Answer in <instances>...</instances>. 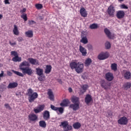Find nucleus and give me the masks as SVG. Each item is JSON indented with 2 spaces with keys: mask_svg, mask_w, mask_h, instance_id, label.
I'll return each mask as SVG.
<instances>
[{
  "mask_svg": "<svg viewBox=\"0 0 131 131\" xmlns=\"http://www.w3.org/2000/svg\"><path fill=\"white\" fill-rule=\"evenodd\" d=\"M121 8H122V9H128V7H127V6H125V5H124V4H123V5H122L121 6Z\"/></svg>",
  "mask_w": 131,
  "mask_h": 131,
  "instance_id": "49",
  "label": "nucleus"
},
{
  "mask_svg": "<svg viewBox=\"0 0 131 131\" xmlns=\"http://www.w3.org/2000/svg\"><path fill=\"white\" fill-rule=\"evenodd\" d=\"M98 60H106V59L109 58V53L107 52H101L97 57Z\"/></svg>",
  "mask_w": 131,
  "mask_h": 131,
  "instance_id": "5",
  "label": "nucleus"
},
{
  "mask_svg": "<svg viewBox=\"0 0 131 131\" xmlns=\"http://www.w3.org/2000/svg\"><path fill=\"white\" fill-rule=\"evenodd\" d=\"M36 72L37 75H38V76H42V75H43V70L42 69L39 68H36Z\"/></svg>",
  "mask_w": 131,
  "mask_h": 131,
  "instance_id": "19",
  "label": "nucleus"
},
{
  "mask_svg": "<svg viewBox=\"0 0 131 131\" xmlns=\"http://www.w3.org/2000/svg\"><path fill=\"white\" fill-rule=\"evenodd\" d=\"M18 86V83L17 82H13L9 84L7 86L8 89H14L15 88H17Z\"/></svg>",
  "mask_w": 131,
  "mask_h": 131,
  "instance_id": "27",
  "label": "nucleus"
},
{
  "mask_svg": "<svg viewBox=\"0 0 131 131\" xmlns=\"http://www.w3.org/2000/svg\"><path fill=\"white\" fill-rule=\"evenodd\" d=\"M35 7L38 10H40V9H42V5L40 4H36Z\"/></svg>",
  "mask_w": 131,
  "mask_h": 131,
  "instance_id": "41",
  "label": "nucleus"
},
{
  "mask_svg": "<svg viewBox=\"0 0 131 131\" xmlns=\"http://www.w3.org/2000/svg\"><path fill=\"white\" fill-rule=\"evenodd\" d=\"M80 13L82 17H86L88 16V13L86 12V10L84 8H81L80 10Z\"/></svg>",
  "mask_w": 131,
  "mask_h": 131,
  "instance_id": "25",
  "label": "nucleus"
},
{
  "mask_svg": "<svg viewBox=\"0 0 131 131\" xmlns=\"http://www.w3.org/2000/svg\"><path fill=\"white\" fill-rule=\"evenodd\" d=\"M79 51L82 54V56H86V54H88V52H86V49L83 48L81 45L79 46Z\"/></svg>",
  "mask_w": 131,
  "mask_h": 131,
  "instance_id": "16",
  "label": "nucleus"
},
{
  "mask_svg": "<svg viewBox=\"0 0 131 131\" xmlns=\"http://www.w3.org/2000/svg\"><path fill=\"white\" fill-rule=\"evenodd\" d=\"M110 17H114L115 14V7L113 5H110L106 11Z\"/></svg>",
  "mask_w": 131,
  "mask_h": 131,
  "instance_id": "6",
  "label": "nucleus"
},
{
  "mask_svg": "<svg viewBox=\"0 0 131 131\" xmlns=\"http://www.w3.org/2000/svg\"><path fill=\"white\" fill-rule=\"evenodd\" d=\"M48 95H49L50 100H51V101H54V93H53V91H52L51 89L49 90L48 92Z\"/></svg>",
  "mask_w": 131,
  "mask_h": 131,
  "instance_id": "22",
  "label": "nucleus"
},
{
  "mask_svg": "<svg viewBox=\"0 0 131 131\" xmlns=\"http://www.w3.org/2000/svg\"><path fill=\"white\" fill-rule=\"evenodd\" d=\"M87 48L88 49L89 51H93V46L91 44L87 45Z\"/></svg>",
  "mask_w": 131,
  "mask_h": 131,
  "instance_id": "44",
  "label": "nucleus"
},
{
  "mask_svg": "<svg viewBox=\"0 0 131 131\" xmlns=\"http://www.w3.org/2000/svg\"><path fill=\"white\" fill-rule=\"evenodd\" d=\"M30 66V64L29 62L26 61V60H24L23 62H21L19 65V69L22 70V69H25L24 67H29Z\"/></svg>",
  "mask_w": 131,
  "mask_h": 131,
  "instance_id": "10",
  "label": "nucleus"
},
{
  "mask_svg": "<svg viewBox=\"0 0 131 131\" xmlns=\"http://www.w3.org/2000/svg\"><path fill=\"white\" fill-rule=\"evenodd\" d=\"M58 82H59V83H60V84H62V80H61V79H59L58 80Z\"/></svg>",
  "mask_w": 131,
  "mask_h": 131,
  "instance_id": "56",
  "label": "nucleus"
},
{
  "mask_svg": "<svg viewBox=\"0 0 131 131\" xmlns=\"http://www.w3.org/2000/svg\"><path fill=\"white\" fill-rule=\"evenodd\" d=\"M124 77L125 79H129L131 78V73L130 72H126L124 74Z\"/></svg>",
  "mask_w": 131,
  "mask_h": 131,
  "instance_id": "34",
  "label": "nucleus"
},
{
  "mask_svg": "<svg viewBox=\"0 0 131 131\" xmlns=\"http://www.w3.org/2000/svg\"><path fill=\"white\" fill-rule=\"evenodd\" d=\"M22 12L23 13H24V12H26V8H23Z\"/></svg>",
  "mask_w": 131,
  "mask_h": 131,
  "instance_id": "58",
  "label": "nucleus"
},
{
  "mask_svg": "<svg viewBox=\"0 0 131 131\" xmlns=\"http://www.w3.org/2000/svg\"><path fill=\"white\" fill-rule=\"evenodd\" d=\"M69 91L70 92V93H72V88H69Z\"/></svg>",
  "mask_w": 131,
  "mask_h": 131,
  "instance_id": "57",
  "label": "nucleus"
},
{
  "mask_svg": "<svg viewBox=\"0 0 131 131\" xmlns=\"http://www.w3.org/2000/svg\"><path fill=\"white\" fill-rule=\"evenodd\" d=\"M21 18L24 19V21H26L27 20V14H23L20 16Z\"/></svg>",
  "mask_w": 131,
  "mask_h": 131,
  "instance_id": "42",
  "label": "nucleus"
},
{
  "mask_svg": "<svg viewBox=\"0 0 131 131\" xmlns=\"http://www.w3.org/2000/svg\"><path fill=\"white\" fill-rule=\"evenodd\" d=\"M3 18V15L2 14H0V19H2Z\"/></svg>",
  "mask_w": 131,
  "mask_h": 131,
  "instance_id": "59",
  "label": "nucleus"
},
{
  "mask_svg": "<svg viewBox=\"0 0 131 131\" xmlns=\"http://www.w3.org/2000/svg\"><path fill=\"white\" fill-rule=\"evenodd\" d=\"M80 126H81V124L79 122H76L73 124V127L75 129H78V128H80Z\"/></svg>",
  "mask_w": 131,
  "mask_h": 131,
  "instance_id": "33",
  "label": "nucleus"
},
{
  "mask_svg": "<svg viewBox=\"0 0 131 131\" xmlns=\"http://www.w3.org/2000/svg\"><path fill=\"white\" fill-rule=\"evenodd\" d=\"M38 118L37 116L34 114H31L28 116L29 120H30V121H33V122H35Z\"/></svg>",
  "mask_w": 131,
  "mask_h": 131,
  "instance_id": "9",
  "label": "nucleus"
},
{
  "mask_svg": "<svg viewBox=\"0 0 131 131\" xmlns=\"http://www.w3.org/2000/svg\"><path fill=\"white\" fill-rule=\"evenodd\" d=\"M105 48L109 50L110 48H111V44L110 43V42L109 41H106L105 43Z\"/></svg>",
  "mask_w": 131,
  "mask_h": 131,
  "instance_id": "40",
  "label": "nucleus"
},
{
  "mask_svg": "<svg viewBox=\"0 0 131 131\" xmlns=\"http://www.w3.org/2000/svg\"><path fill=\"white\" fill-rule=\"evenodd\" d=\"M51 108L54 111H58V107L54 106L53 105H51Z\"/></svg>",
  "mask_w": 131,
  "mask_h": 131,
  "instance_id": "45",
  "label": "nucleus"
},
{
  "mask_svg": "<svg viewBox=\"0 0 131 131\" xmlns=\"http://www.w3.org/2000/svg\"><path fill=\"white\" fill-rule=\"evenodd\" d=\"M26 36L27 37H33V31L32 30H29L25 32Z\"/></svg>",
  "mask_w": 131,
  "mask_h": 131,
  "instance_id": "28",
  "label": "nucleus"
},
{
  "mask_svg": "<svg viewBox=\"0 0 131 131\" xmlns=\"http://www.w3.org/2000/svg\"><path fill=\"white\" fill-rule=\"evenodd\" d=\"M4 76V71H2L1 73L0 74V77H3Z\"/></svg>",
  "mask_w": 131,
  "mask_h": 131,
  "instance_id": "55",
  "label": "nucleus"
},
{
  "mask_svg": "<svg viewBox=\"0 0 131 131\" xmlns=\"http://www.w3.org/2000/svg\"><path fill=\"white\" fill-rule=\"evenodd\" d=\"M27 95L28 96V100L30 103H32L35 99H37L38 94L36 92H33V90L31 89H29L28 90Z\"/></svg>",
  "mask_w": 131,
  "mask_h": 131,
  "instance_id": "2",
  "label": "nucleus"
},
{
  "mask_svg": "<svg viewBox=\"0 0 131 131\" xmlns=\"http://www.w3.org/2000/svg\"><path fill=\"white\" fill-rule=\"evenodd\" d=\"M124 0H118L119 2H124Z\"/></svg>",
  "mask_w": 131,
  "mask_h": 131,
  "instance_id": "60",
  "label": "nucleus"
},
{
  "mask_svg": "<svg viewBox=\"0 0 131 131\" xmlns=\"http://www.w3.org/2000/svg\"><path fill=\"white\" fill-rule=\"evenodd\" d=\"M92 96H91L90 94H88L85 97V103L86 104H90V102H92Z\"/></svg>",
  "mask_w": 131,
  "mask_h": 131,
  "instance_id": "23",
  "label": "nucleus"
},
{
  "mask_svg": "<svg viewBox=\"0 0 131 131\" xmlns=\"http://www.w3.org/2000/svg\"><path fill=\"white\" fill-rule=\"evenodd\" d=\"M7 74L9 76H11V75H12V72H11L10 71H7Z\"/></svg>",
  "mask_w": 131,
  "mask_h": 131,
  "instance_id": "54",
  "label": "nucleus"
},
{
  "mask_svg": "<svg viewBox=\"0 0 131 131\" xmlns=\"http://www.w3.org/2000/svg\"><path fill=\"white\" fill-rule=\"evenodd\" d=\"M57 111H59V113H63L64 112V110L62 108V107H58Z\"/></svg>",
  "mask_w": 131,
  "mask_h": 131,
  "instance_id": "46",
  "label": "nucleus"
},
{
  "mask_svg": "<svg viewBox=\"0 0 131 131\" xmlns=\"http://www.w3.org/2000/svg\"><path fill=\"white\" fill-rule=\"evenodd\" d=\"M104 32L110 39H112L114 37V35L112 34L111 32L108 29H104Z\"/></svg>",
  "mask_w": 131,
  "mask_h": 131,
  "instance_id": "14",
  "label": "nucleus"
},
{
  "mask_svg": "<svg viewBox=\"0 0 131 131\" xmlns=\"http://www.w3.org/2000/svg\"><path fill=\"white\" fill-rule=\"evenodd\" d=\"M11 71H12L14 74L18 75V76H20L21 77H23V76H24V75H23L21 72L14 71V70H12Z\"/></svg>",
  "mask_w": 131,
  "mask_h": 131,
  "instance_id": "38",
  "label": "nucleus"
},
{
  "mask_svg": "<svg viewBox=\"0 0 131 131\" xmlns=\"http://www.w3.org/2000/svg\"><path fill=\"white\" fill-rule=\"evenodd\" d=\"M17 40H18V41H22L24 40V39L22 37H19L17 38Z\"/></svg>",
  "mask_w": 131,
  "mask_h": 131,
  "instance_id": "51",
  "label": "nucleus"
},
{
  "mask_svg": "<svg viewBox=\"0 0 131 131\" xmlns=\"http://www.w3.org/2000/svg\"><path fill=\"white\" fill-rule=\"evenodd\" d=\"M81 89H82L83 90H81V92L82 94H84L85 92H86V90L89 88V85L88 84H83L81 86Z\"/></svg>",
  "mask_w": 131,
  "mask_h": 131,
  "instance_id": "30",
  "label": "nucleus"
},
{
  "mask_svg": "<svg viewBox=\"0 0 131 131\" xmlns=\"http://www.w3.org/2000/svg\"><path fill=\"white\" fill-rule=\"evenodd\" d=\"M99 27L98 26V24H92L90 25L89 28L90 29H97V28Z\"/></svg>",
  "mask_w": 131,
  "mask_h": 131,
  "instance_id": "35",
  "label": "nucleus"
},
{
  "mask_svg": "<svg viewBox=\"0 0 131 131\" xmlns=\"http://www.w3.org/2000/svg\"><path fill=\"white\" fill-rule=\"evenodd\" d=\"M5 106L6 108V109H8V110H11V106H10V105H9V104H5Z\"/></svg>",
  "mask_w": 131,
  "mask_h": 131,
  "instance_id": "47",
  "label": "nucleus"
},
{
  "mask_svg": "<svg viewBox=\"0 0 131 131\" xmlns=\"http://www.w3.org/2000/svg\"><path fill=\"white\" fill-rule=\"evenodd\" d=\"M0 98H1V95H0Z\"/></svg>",
  "mask_w": 131,
  "mask_h": 131,
  "instance_id": "61",
  "label": "nucleus"
},
{
  "mask_svg": "<svg viewBox=\"0 0 131 131\" xmlns=\"http://www.w3.org/2000/svg\"><path fill=\"white\" fill-rule=\"evenodd\" d=\"M10 46H12V47L14 46H16V45H17V43H16V42H12V41L10 40L9 41Z\"/></svg>",
  "mask_w": 131,
  "mask_h": 131,
  "instance_id": "48",
  "label": "nucleus"
},
{
  "mask_svg": "<svg viewBox=\"0 0 131 131\" xmlns=\"http://www.w3.org/2000/svg\"><path fill=\"white\" fill-rule=\"evenodd\" d=\"M60 126H62L64 131H69L72 129V126L69 125L67 121L61 122Z\"/></svg>",
  "mask_w": 131,
  "mask_h": 131,
  "instance_id": "3",
  "label": "nucleus"
},
{
  "mask_svg": "<svg viewBox=\"0 0 131 131\" xmlns=\"http://www.w3.org/2000/svg\"><path fill=\"white\" fill-rule=\"evenodd\" d=\"M28 60L29 61V63L31 64L32 65H39L38 63V60L36 59H34L33 58H29L28 59Z\"/></svg>",
  "mask_w": 131,
  "mask_h": 131,
  "instance_id": "13",
  "label": "nucleus"
},
{
  "mask_svg": "<svg viewBox=\"0 0 131 131\" xmlns=\"http://www.w3.org/2000/svg\"><path fill=\"white\" fill-rule=\"evenodd\" d=\"M70 103V101H69V100L64 99L63 100L62 102L60 103V106H61V107H67Z\"/></svg>",
  "mask_w": 131,
  "mask_h": 131,
  "instance_id": "20",
  "label": "nucleus"
},
{
  "mask_svg": "<svg viewBox=\"0 0 131 131\" xmlns=\"http://www.w3.org/2000/svg\"><path fill=\"white\" fill-rule=\"evenodd\" d=\"M101 86L102 89H104L105 90H108L111 86V83L109 82H106L105 80H102L101 82Z\"/></svg>",
  "mask_w": 131,
  "mask_h": 131,
  "instance_id": "7",
  "label": "nucleus"
},
{
  "mask_svg": "<svg viewBox=\"0 0 131 131\" xmlns=\"http://www.w3.org/2000/svg\"><path fill=\"white\" fill-rule=\"evenodd\" d=\"M70 108L73 109L74 111H76V110L79 109V103H74L70 104Z\"/></svg>",
  "mask_w": 131,
  "mask_h": 131,
  "instance_id": "17",
  "label": "nucleus"
},
{
  "mask_svg": "<svg viewBox=\"0 0 131 131\" xmlns=\"http://www.w3.org/2000/svg\"><path fill=\"white\" fill-rule=\"evenodd\" d=\"M92 62H93L92 59L90 58L86 59L85 62H84V66L85 67H89V66H91V64H92Z\"/></svg>",
  "mask_w": 131,
  "mask_h": 131,
  "instance_id": "21",
  "label": "nucleus"
},
{
  "mask_svg": "<svg viewBox=\"0 0 131 131\" xmlns=\"http://www.w3.org/2000/svg\"><path fill=\"white\" fill-rule=\"evenodd\" d=\"M21 60L22 58L21 57H19V55L14 56L12 59V61H13V62H21Z\"/></svg>",
  "mask_w": 131,
  "mask_h": 131,
  "instance_id": "29",
  "label": "nucleus"
},
{
  "mask_svg": "<svg viewBox=\"0 0 131 131\" xmlns=\"http://www.w3.org/2000/svg\"><path fill=\"white\" fill-rule=\"evenodd\" d=\"M29 25H33V24H35V21L34 20H29Z\"/></svg>",
  "mask_w": 131,
  "mask_h": 131,
  "instance_id": "50",
  "label": "nucleus"
},
{
  "mask_svg": "<svg viewBox=\"0 0 131 131\" xmlns=\"http://www.w3.org/2000/svg\"><path fill=\"white\" fill-rule=\"evenodd\" d=\"M13 32L14 34H15V35H19V30H18V27H17V25H14Z\"/></svg>",
  "mask_w": 131,
  "mask_h": 131,
  "instance_id": "32",
  "label": "nucleus"
},
{
  "mask_svg": "<svg viewBox=\"0 0 131 131\" xmlns=\"http://www.w3.org/2000/svg\"><path fill=\"white\" fill-rule=\"evenodd\" d=\"M21 71L24 74H27L31 76L33 74V70L29 67H26L25 69H21Z\"/></svg>",
  "mask_w": 131,
  "mask_h": 131,
  "instance_id": "4",
  "label": "nucleus"
},
{
  "mask_svg": "<svg viewBox=\"0 0 131 131\" xmlns=\"http://www.w3.org/2000/svg\"><path fill=\"white\" fill-rule=\"evenodd\" d=\"M45 109V104L40 105L39 106H38L37 108L34 109V111L35 113H39L40 112H41V111H43V110Z\"/></svg>",
  "mask_w": 131,
  "mask_h": 131,
  "instance_id": "15",
  "label": "nucleus"
},
{
  "mask_svg": "<svg viewBox=\"0 0 131 131\" xmlns=\"http://www.w3.org/2000/svg\"><path fill=\"white\" fill-rule=\"evenodd\" d=\"M38 79L40 81H42V76H40V77H38Z\"/></svg>",
  "mask_w": 131,
  "mask_h": 131,
  "instance_id": "53",
  "label": "nucleus"
},
{
  "mask_svg": "<svg viewBox=\"0 0 131 131\" xmlns=\"http://www.w3.org/2000/svg\"><path fill=\"white\" fill-rule=\"evenodd\" d=\"M113 78H114V77L113 76V74L110 72H108L105 74V79L108 81H112V80H113Z\"/></svg>",
  "mask_w": 131,
  "mask_h": 131,
  "instance_id": "11",
  "label": "nucleus"
},
{
  "mask_svg": "<svg viewBox=\"0 0 131 131\" xmlns=\"http://www.w3.org/2000/svg\"><path fill=\"white\" fill-rule=\"evenodd\" d=\"M124 15H125L124 11L120 10L117 12L116 16L118 19H122V18H124Z\"/></svg>",
  "mask_w": 131,
  "mask_h": 131,
  "instance_id": "12",
  "label": "nucleus"
},
{
  "mask_svg": "<svg viewBox=\"0 0 131 131\" xmlns=\"http://www.w3.org/2000/svg\"><path fill=\"white\" fill-rule=\"evenodd\" d=\"M43 118L45 120H49L50 119V112L45 111L43 114Z\"/></svg>",
  "mask_w": 131,
  "mask_h": 131,
  "instance_id": "18",
  "label": "nucleus"
},
{
  "mask_svg": "<svg viewBox=\"0 0 131 131\" xmlns=\"http://www.w3.org/2000/svg\"><path fill=\"white\" fill-rule=\"evenodd\" d=\"M39 126L41 127L45 128L47 126V123H46V121L43 120L40 121L39 122Z\"/></svg>",
  "mask_w": 131,
  "mask_h": 131,
  "instance_id": "36",
  "label": "nucleus"
},
{
  "mask_svg": "<svg viewBox=\"0 0 131 131\" xmlns=\"http://www.w3.org/2000/svg\"><path fill=\"white\" fill-rule=\"evenodd\" d=\"M51 71H52V66H47L46 68L45 69V73L46 74H49V73H51Z\"/></svg>",
  "mask_w": 131,
  "mask_h": 131,
  "instance_id": "31",
  "label": "nucleus"
},
{
  "mask_svg": "<svg viewBox=\"0 0 131 131\" xmlns=\"http://www.w3.org/2000/svg\"><path fill=\"white\" fill-rule=\"evenodd\" d=\"M127 118L125 117H121L118 120V123L119 124H120L121 125H125L127 124Z\"/></svg>",
  "mask_w": 131,
  "mask_h": 131,
  "instance_id": "8",
  "label": "nucleus"
},
{
  "mask_svg": "<svg viewBox=\"0 0 131 131\" xmlns=\"http://www.w3.org/2000/svg\"><path fill=\"white\" fill-rule=\"evenodd\" d=\"M4 3L5 5H10V2H9V0H5Z\"/></svg>",
  "mask_w": 131,
  "mask_h": 131,
  "instance_id": "52",
  "label": "nucleus"
},
{
  "mask_svg": "<svg viewBox=\"0 0 131 131\" xmlns=\"http://www.w3.org/2000/svg\"><path fill=\"white\" fill-rule=\"evenodd\" d=\"M111 68L114 71H117V64L115 63H112L111 66Z\"/></svg>",
  "mask_w": 131,
  "mask_h": 131,
  "instance_id": "37",
  "label": "nucleus"
},
{
  "mask_svg": "<svg viewBox=\"0 0 131 131\" xmlns=\"http://www.w3.org/2000/svg\"><path fill=\"white\" fill-rule=\"evenodd\" d=\"M131 83L130 82L126 83L124 84V89L125 90H127L128 89H130Z\"/></svg>",
  "mask_w": 131,
  "mask_h": 131,
  "instance_id": "39",
  "label": "nucleus"
},
{
  "mask_svg": "<svg viewBox=\"0 0 131 131\" xmlns=\"http://www.w3.org/2000/svg\"><path fill=\"white\" fill-rule=\"evenodd\" d=\"M81 40H80V42H82V43H83L84 45H86V43H88V42H89V40H88V38L86 37V36H81Z\"/></svg>",
  "mask_w": 131,
  "mask_h": 131,
  "instance_id": "26",
  "label": "nucleus"
},
{
  "mask_svg": "<svg viewBox=\"0 0 131 131\" xmlns=\"http://www.w3.org/2000/svg\"><path fill=\"white\" fill-rule=\"evenodd\" d=\"M72 102L74 104H79V97L77 96H73L72 97Z\"/></svg>",
  "mask_w": 131,
  "mask_h": 131,
  "instance_id": "24",
  "label": "nucleus"
},
{
  "mask_svg": "<svg viewBox=\"0 0 131 131\" xmlns=\"http://www.w3.org/2000/svg\"><path fill=\"white\" fill-rule=\"evenodd\" d=\"M11 56H14V57H16L18 56V53L16 51H11Z\"/></svg>",
  "mask_w": 131,
  "mask_h": 131,
  "instance_id": "43",
  "label": "nucleus"
},
{
  "mask_svg": "<svg viewBox=\"0 0 131 131\" xmlns=\"http://www.w3.org/2000/svg\"><path fill=\"white\" fill-rule=\"evenodd\" d=\"M70 67L72 70H75L76 72L79 74L83 72V68H84V65L81 62L77 63L75 61H73L70 63Z\"/></svg>",
  "mask_w": 131,
  "mask_h": 131,
  "instance_id": "1",
  "label": "nucleus"
}]
</instances>
